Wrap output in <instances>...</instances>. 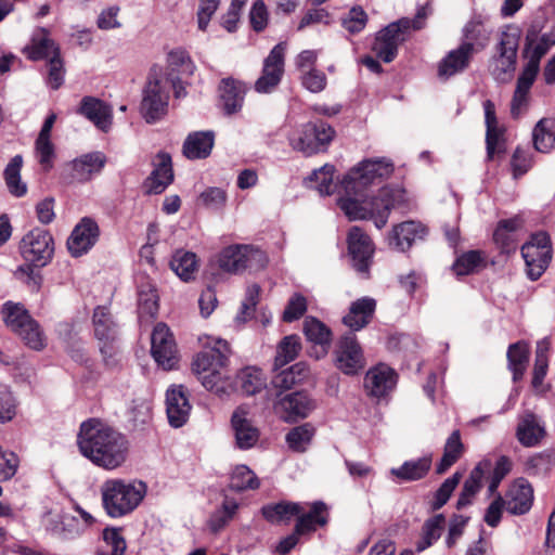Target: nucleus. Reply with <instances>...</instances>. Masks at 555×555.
<instances>
[{
  "label": "nucleus",
  "mask_w": 555,
  "mask_h": 555,
  "mask_svg": "<svg viewBox=\"0 0 555 555\" xmlns=\"http://www.w3.org/2000/svg\"><path fill=\"white\" fill-rule=\"evenodd\" d=\"M77 443L86 459L105 470L121 467L129 455L127 437L96 418L81 423Z\"/></svg>",
  "instance_id": "nucleus-1"
},
{
  "label": "nucleus",
  "mask_w": 555,
  "mask_h": 555,
  "mask_svg": "<svg viewBox=\"0 0 555 555\" xmlns=\"http://www.w3.org/2000/svg\"><path fill=\"white\" fill-rule=\"evenodd\" d=\"M231 349L228 341L215 339L211 346L198 352L193 360L192 370L202 385L218 396L234 390V379L229 369Z\"/></svg>",
  "instance_id": "nucleus-2"
},
{
  "label": "nucleus",
  "mask_w": 555,
  "mask_h": 555,
  "mask_svg": "<svg viewBox=\"0 0 555 555\" xmlns=\"http://www.w3.org/2000/svg\"><path fill=\"white\" fill-rule=\"evenodd\" d=\"M404 197L403 190L384 186L375 196L340 197L338 205L350 220L372 219L376 228L382 229L388 221L390 210L401 206Z\"/></svg>",
  "instance_id": "nucleus-3"
},
{
  "label": "nucleus",
  "mask_w": 555,
  "mask_h": 555,
  "mask_svg": "<svg viewBox=\"0 0 555 555\" xmlns=\"http://www.w3.org/2000/svg\"><path fill=\"white\" fill-rule=\"evenodd\" d=\"M431 12L430 0L420 1L414 18L402 17L376 34L372 51L385 63H390L397 56L399 46L408 40L413 31L425 27V21Z\"/></svg>",
  "instance_id": "nucleus-4"
},
{
  "label": "nucleus",
  "mask_w": 555,
  "mask_h": 555,
  "mask_svg": "<svg viewBox=\"0 0 555 555\" xmlns=\"http://www.w3.org/2000/svg\"><path fill=\"white\" fill-rule=\"evenodd\" d=\"M147 486L141 480L108 479L101 487L105 512L113 518L132 513L143 501Z\"/></svg>",
  "instance_id": "nucleus-5"
},
{
  "label": "nucleus",
  "mask_w": 555,
  "mask_h": 555,
  "mask_svg": "<svg viewBox=\"0 0 555 555\" xmlns=\"http://www.w3.org/2000/svg\"><path fill=\"white\" fill-rule=\"evenodd\" d=\"M393 172V164L386 158L364 159L351 168L340 181L343 197L362 198Z\"/></svg>",
  "instance_id": "nucleus-6"
},
{
  "label": "nucleus",
  "mask_w": 555,
  "mask_h": 555,
  "mask_svg": "<svg viewBox=\"0 0 555 555\" xmlns=\"http://www.w3.org/2000/svg\"><path fill=\"white\" fill-rule=\"evenodd\" d=\"M169 99L168 78L164 76L160 67H152L142 91L140 103L142 118L147 124L162 120L168 113Z\"/></svg>",
  "instance_id": "nucleus-7"
},
{
  "label": "nucleus",
  "mask_w": 555,
  "mask_h": 555,
  "mask_svg": "<svg viewBox=\"0 0 555 555\" xmlns=\"http://www.w3.org/2000/svg\"><path fill=\"white\" fill-rule=\"evenodd\" d=\"M20 251L27 263L18 267L16 274L23 273L29 276L33 274V266L41 268L52 260L54 240L48 230L34 228L21 240Z\"/></svg>",
  "instance_id": "nucleus-8"
},
{
  "label": "nucleus",
  "mask_w": 555,
  "mask_h": 555,
  "mask_svg": "<svg viewBox=\"0 0 555 555\" xmlns=\"http://www.w3.org/2000/svg\"><path fill=\"white\" fill-rule=\"evenodd\" d=\"M519 38L520 29L515 25H507L500 34L496 53L489 65L491 75L499 82L508 81L515 72Z\"/></svg>",
  "instance_id": "nucleus-9"
},
{
  "label": "nucleus",
  "mask_w": 555,
  "mask_h": 555,
  "mask_svg": "<svg viewBox=\"0 0 555 555\" xmlns=\"http://www.w3.org/2000/svg\"><path fill=\"white\" fill-rule=\"evenodd\" d=\"M542 29L543 23L534 21L527 29L525 38L524 57L527 63L522 72L534 77L540 70L541 59L555 44V28L543 34Z\"/></svg>",
  "instance_id": "nucleus-10"
},
{
  "label": "nucleus",
  "mask_w": 555,
  "mask_h": 555,
  "mask_svg": "<svg viewBox=\"0 0 555 555\" xmlns=\"http://www.w3.org/2000/svg\"><path fill=\"white\" fill-rule=\"evenodd\" d=\"M334 134V129L323 121L307 122L289 135V144L293 150L311 156L323 151Z\"/></svg>",
  "instance_id": "nucleus-11"
},
{
  "label": "nucleus",
  "mask_w": 555,
  "mask_h": 555,
  "mask_svg": "<svg viewBox=\"0 0 555 555\" xmlns=\"http://www.w3.org/2000/svg\"><path fill=\"white\" fill-rule=\"evenodd\" d=\"M219 267L229 273H241L246 269L258 270L266 266V254L250 245H231L221 250Z\"/></svg>",
  "instance_id": "nucleus-12"
},
{
  "label": "nucleus",
  "mask_w": 555,
  "mask_h": 555,
  "mask_svg": "<svg viewBox=\"0 0 555 555\" xmlns=\"http://www.w3.org/2000/svg\"><path fill=\"white\" fill-rule=\"evenodd\" d=\"M521 256L526 262L528 278L532 281L538 280L552 259L548 234L543 231L532 234L530 241L522 245Z\"/></svg>",
  "instance_id": "nucleus-13"
},
{
  "label": "nucleus",
  "mask_w": 555,
  "mask_h": 555,
  "mask_svg": "<svg viewBox=\"0 0 555 555\" xmlns=\"http://www.w3.org/2000/svg\"><path fill=\"white\" fill-rule=\"evenodd\" d=\"M286 48L285 42L275 44L263 60L261 75L254 83L257 93L270 94L278 89L285 72Z\"/></svg>",
  "instance_id": "nucleus-14"
},
{
  "label": "nucleus",
  "mask_w": 555,
  "mask_h": 555,
  "mask_svg": "<svg viewBox=\"0 0 555 555\" xmlns=\"http://www.w3.org/2000/svg\"><path fill=\"white\" fill-rule=\"evenodd\" d=\"M347 242L353 268L366 278L374 253V246L370 236L361 228L352 227L348 232Z\"/></svg>",
  "instance_id": "nucleus-15"
},
{
  "label": "nucleus",
  "mask_w": 555,
  "mask_h": 555,
  "mask_svg": "<svg viewBox=\"0 0 555 555\" xmlns=\"http://www.w3.org/2000/svg\"><path fill=\"white\" fill-rule=\"evenodd\" d=\"M335 363L346 375H354L364 367L362 349L352 333L339 339L335 350Z\"/></svg>",
  "instance_id": "nucleus-16"
},
{
  "label": "nucleus",
  "mask_w": 555,
  "mask_h": 555,
  "mask_svg": "<svg viewBox=\"0 0 555 555\" xmlns=\"http://www.w3.org/2000/svg\"><path fill=\"white\" fill-rule=\"evenodd\" d=\"M151 352L154 360L164 370H171L178 362L176 343L168 326L158 323L151 337Z\"/></svg>",
  "instance_id": "nucleus-17"
},
{
  "label": "nucleus",
  "mask_w": 555,
  "mask_h": 555,
  "mask_svg": "<svg viewBox=\"0 0 555 555\" xmlns=\"http://www.w3.org/2000/svg\"><path fill=\"white\" fill-rule=\"evenodd\" d=\"M42 525L50 534L62 540L74 539L83 531L81 521L62 508H54L46 513L42 517Z\"/></svg>",
  "instance_id": "nucleus-18"
},
{
  "label": "nucleus",
  "mask_w": 555,
  "mask_h": 555,
  "mask_svg": "<svg viewBox=\"0 0 555 555\" xmlns=\"http://www.w3.org/2000/svg\"><path fill=\"white\" fill-rule=\"evenodd\" d=\"M314 409V400L301 391L287 393L274 404L275 413L286 423L306 418Z\"/></svg>",
  "instance_id": "nucleus-19"
},
{
  "label": "nucleus",
  "mask_w": 555,
  "mask_h": 555,
  "mask_svg": "<svg viewBox=\"0 0 555 555\" xmlns=\"http://www.w3.org/2000/svg\"><path fill=\"white\" fill-rule=\"evenodd\" d=\"M100 230L98 223L85 217L74 228L67 240V248L73 257H80L88 253L99 238Z\"/></svg>",
  "instance_id": "nucleus-20"
},
{
  "label": "nucleus",
  "mask_w": 555,
  "mask_h": 555,
  "mask_svg": "<svg viewBox=\"0 0 555 555\" xmlns=\"http://www.w3.org/2000/svg\"><path fill=\"white\" fill-rule=\"evenodd\" d=\"M192 410L188 392L182 385H173L166 391V413L169 424L179 428L183 426Z\"/></svg>",
  "instance_id": "nucleus-21"
},
{
  "label": "nucleus",
  "mask_w": 555,
  "mask_h": 555,
  "mask_svg": "<svg viewBox=\"0 0 555 555\" xmlns=\"http://www.w3.org/2000/svg\"><path fill=\"white\" fill-rule=\"evenodd\" d=\"M92 323L94 335L100 341V350L106 358L108 353L111 354L112 344L117 337V324L106 306H99L94 309Z\"/></svg>",
  "instance_id": "nucleus-22"
},
{
  "label": "nucleus",
  "mask_w": 555,
  "mask_h": 555,
  "mask_svg": "<svg viewBox=\"0 0 555 555\" xmlns=\"http://www.w3.org/2000/svg\"><path fill=\"white\" fill-rule=\"evenodd\" d=\"M397 385V373L386 364H378L370 369L364 377V387L367 393L375 398H384Z\"/></svg>",
  "instance_id": "nucleus-23"
},
{
  "label": "nucleus",
  "mask_w": 555,
  "mask_h": 555,
  "mask_svg": "<svg viewBox=\"0 0 555 555\" xmlns=\"http://www.w3.org/2000/svg\"><path fill=\"white\" fill-rule=\"evenodd\" d=\"M505 509L512 515L527 514L533 503V489L524 478L515 480L503 496Z\"/></svg>",
  "instance_id": "nucleus-24"
},
{
  "label": "nucleus",
  "mask_w": 555,
  "mask_h": 555,
  "mask_svg": "<svg viewBox=\"0 0 555 555\" xmlns=\"http://www.w3.org/2000/svg\"><path fill=\"white\" fill-rule=\"evenodd\" d=\"M472 43H461L456 49L451 50L438 64V77L447 80L463 73L470 64L473 57Z\"/></svg>",
  "instance_id": "nucleus-25"
},
{
  "label": "nucleus",
  "mask_w": 555,
  "mask_h": 555,
  "mask_svg": "<svg viewBox=\"0 0 555 555\" xmlns=\"http://www.w3.org/2000/svg\"><path fill=\"white\" fill-rule=\"evenodd\" d=\"M328 521V507L322 501H315L310 504H304V511L297 514L296 531L297 533L309 534L317 531L319 527H324Z\"/></svg>",
  "instance_id": "nucleus-26"
},
{
  "label": "nucleus",
  "mask_w": 555,
  "mask_h": 555,
  "mask_svg": "<svg viewBox=\"0 0 555 555\" xmlns=\"http://www.w3.org/2000/svg\"><path fill=\"white\" fill-rule=\"evenodd\" d=\"M427 234V229L416 221H404L392 228L389 235V245L400 251H405Z\"/></svg>",
  "instance_id": "nucleus-27"
},
{
  "label": "nucleus",
  "mask_w": 555,
  "mask_h": 555,
  "mask_svg": "<svg viewBox=\"0 0 555 555\" xmlns=\"http://www.w3.org/2000/svg\"><path fill=\"white\" fill-rule=\"evenodd\" d=\"M79 113L94 124L100 130L107 132L113 120L112 107L100 99L85 96Z\"/></svg>",
  "instance_id": "nucleus-28"
},
{
  "label": "nucleus",
  "mask_w": 555,
  "mask_h": 555,
  "mask_svg": "<svg viewBox=\"0 0 555 555\" xmlns=\"http://www.w3.org/2000/svg\"><path fill=\"white\" fill-rule=\"evenodd\" d=\"M492 468V462L489 459L481 460L470 472L468 478L464 481L462 491L456 502L459 509L470 505L475 495L482 487V480Z\"/></svg>",
  "instance_id": "nucleus-29"
},
{
  "label": "nucleus",
  "mask_w": 555,
  "mask_h": 555,
  "mask_svg": "<svg viewBox=\"0 0 555 555\" xmlns=\"http://www.w3.org/2000/svg\"><path fill=\"white\" fill-rule=\"evenodd\" d=\"M23 53L31 61L50 60L60 55V49L46 28H38L33 33L30 42L24 47Z\"/></svg>",
  "instance_id": "nucleus-30"
},
{
  "label": "nucleus",
  "mask_w": 555,
  "mask_h": 555,
  "mask_svg": "<svg viewBox=\"0 0 555 555\" xmlns=\"http://www.w3.org/2000/svg\"><path fill=\"white\" fill-rule=\"evenodd\" d=\"M376 310V300L365 296L351 302L348 313L343 318L346 326L352 331L365 327L373 319Z\"/></svg>",
  "instance_id": "nucleus-31"
},
{
  "label": "nucleus",
  "mask_w": 555,
  "mask_h": 555,
  "mask_svg": "<svg viewBox=\"0 0 555 555\" xmlns=\"http://www.w3.org/2000/svg\"><path fill=\"white\" fill-rule=\"evenodd\" d=\"M173 180L171 157L166 153L156 156L155 168L146 179L145 186L149 193L160 194Z\"/></svg>",
  "instance_id": "nucleus-32"
},
{
  "label": "nucleus",
  "mask_w": 555,
  "mask_h": 555,
  "mask_svg": "<svg viewBox=\"0 0 555 555\" xmlns=\"http://www.w3.org/2000/svg\"><path fill=\"white\" fill-rule=\"evenodd\" d=\"M232 427L235 435L236 446L242 449H250L259 439L258 429L247 418V412L243 409L234 411L231 418Z\"/></svg>",
  "instance_id": "nucleus-33"
},
{
  "label": "nucleus",
  "mask_w": 555,
  "mask_h": 555,
  "mask_svg": "<svg viewBox=\"0 0 555 555\" xmlns=\"http://www.w3.org/2000/svg\"><path fill=\"white\" fill-rule=\"evenodd\" d=\"M545 435L544 426L540 424L533 413L527 412L520 417L516 428V438L522 447L532 448L538 446Z\"/></svg>",
  "instance_id": "nucleus-34"
},
{
  "label": "nucleus",
  "mask_w": 555,
  "mask_h": 555,
  "mask_svg": "<svg viewBox=\"0 0 555 555\" xmlns=\"http://www.w3.org/2000/svg\"><path fill=\"white\" fill-rule=\"evenodd\" d=\"M483 108L487 126V156L489 159H493L495 153H501L503 151V129L498 124L494 105L490 100H487L483 103Z\"/></svg>",
  "instance_id": "nucleus-35"
},
{
  "label": "nucleus",
  "mask_w": 555,
  "mask_h": 555,
  "mask_svg": "<svg viewBox=\"0 0 555 555\" xmlns=\"http://www.w3.org/2000/svg\"><path fill=\"white\" fill-rule=\"evenodd\" d=\"M215 142L212 131L190 133L183 143V155L189 159H203L210 155Z\"/></svg>",
  "instance_id": "nucleus-36"
},
{
  "label": "nucleus",
  "mask_w": 555,
  "mask_h": 555,
  "mask_svg": "<svg viewBox=\"0 0 555 555\" xmlns=\"http://www.w3.org/2000/svg\"><path fill=\"white\" fill-rule=\"evenodd\" d=\"M247 87L242 81L232 78L222 79L219 92L227 114L236 113L242 108Z\"/></svg>",
  "instance_id": "nucleus-37"
},
{
  "label": "nucleus",
  "mask_w": 555,
  "mask_h": 555,
  "mask_svg": "<svg viewBox=\"0 0 555 555\" xmlns=\"http://www.w3.org/2000/svg\"><path fill=\"white\" fill-rule=\"evenodd\" d=\"M2 317L5 325L14 333H17L25 326H28L30 331L36 332L37 330V321L20 304L5 302L2 308Z\"/></svg>",
  "instance_id": "nucleus-38"
},
{
  "label": "nucleus",
  "mask_w": 555,
  "mask_h": 555,
  "mask_svg": "<svg viewBox=\"0 0 555 555\" xmlns=\"http://www.w3.org/2000/svg\"><path fill=\"white\" fill-rule=\"evenodd\" d=\"M302 511L304 504L287 501L267 504L261 508L262 516L271 524H288Z\"/></svg>",
  "instance_id": "nucleus-39"
},
{
  "label": "nucleus",
  "mask_w": 555,
  "mask_h": 555,
  "mask_svg": "<svg viewBox=\"0 0 555 555\" xmlns=\"http://www.w3.org/2000/svg\"><path fill=\"white\" fill-rule=\"evenodd\" d=\"M507 366L513 374V380L518 382L524 377L530 357L528 343L519 340L509 345L507 349Z\"/></svg>",
  "instance_id": "nucleus-40"
},
{
  "label": "nucleus",
  "mask_w": 555,
  "mask_h": 555,
  "mask_svg": "<svg viewBox=\"0 0 555 555\" xmlns=\"http://www.w3.org/2000/svg\"><path fill=\"white\" fill-rule=\"evenodd\" d=\"M431 466V456L426 455L416 460L404 462L398 468H391L390 473L402 481H415L424 478Z\"/></svg>",
  "instance_id": "nucleus-41"
},
{
  "label": "nucleus",
  "mask_w": 555,
  "mask_h": 555,
  "mask_svg": "<svg viewBox=\"0 0 555 555\" xmlns=\"http://www.w3.org/2000/svg\"><path fill=\"white\" fill-rule=\"evenodd\" d=\"M465 447L461 440L460 430H454L447 439L443 455L436 466V473H446L463 455Z\"/></svg>",
  "instance_id": "nucleus-42"
},
{
  "label": "nucleus",
  "mask_w": 555,
  "mask_h": 555,
  "mask_svg": "<svg viewBox=\"0 0 555 555\" xmlns=\"http://www.w3.org/2000/svg\"><path fill=\"white\" fill-rule=\"evenodd\" d=\"M335 168L332 165H324L305 179L308 188L315 189L320 195H331L335 192L337 185L334 183Z\"/></svg>",
  "instance_id": "nucleus-43"
},
{
  "label": "nucleus",
  "mask_w": 555,
  "mask_h": 555,
  "mask_svg": "<svg viewBox=\"0 0 555 555\" xmlns=\"http://www.w3.org/2000/svg\"><path fill=\"white\" fill-rule=\"evenodd\" d=\"M521 222L518 218L501 220L493 233V240L502 251L509 253L516 249L515 233L520 228Z\"/></svg>",
  "instance_id": "nucleus-44"
},
{
  "label": "nucleus",
  "mask_w": 555,
  "mask_h": 555,
  "mask_svg": "<svg viewBox=\"0 0 555 555\" xmlns=\"http://www.w3.org/2000/svg\"><path fill=\"white\" fill-rule=\"evenodd\" d=\"M138 312L141 321H151L158 312V295L153 285H141L138 291Z\"/></svg>",
  "instance_id": "nucleus-45"
},
{
  "label": "nucleus",
  "mask_w": 555,
  "mask_h": 555,
  "mask_svg": "<svg viewBox=\"0 0 555 555\" xmlns=\"http://www.w3.org/2000/svg\"><path fill=\"white\" fill-rule=\"evenodd\" d=\"M533 145L538 152L548 153L555 147V120L542 118L535 125L533 132Z\"/></svg>",
  "instance_id": "nucleus-46"
},
{
  "label": "nucleus",
  "mask_w": 555,
  "mask_h": 555,
  "mask_svg": "<svg viewBox=\"0 0 555 555\" xmlns=\"http://www.w3.org/2000/svg\"><path fill=\"white\" fill-rule=\"evenodd\" d=\"M304 333L307 339L322 348V354L328 350L332 340L331 330L320 320L307 317L304 322Z\"/></svg>",
  "instance_id": "nucleus-47"
},
{
  "label": "nucleus",
  "mask_w": 555,
  "mask_h": 555,
  "mask_svg": "<svg viewBox=\"0 0 555 555\" xmlns=\"http://www.w3.org/2000/svg\"><path fill=\"white\" fill-rule=\"evenodd\" d=\"M106 163V157L101 152H93L75 159L73 169L80 180L89 179L93 173H99Z\"/></svg>",
  "instance_id": "nucleus-48"
},
{
  "label": "nucleus",
  "mask_w": 555,
  "mask_h": 555,
  "mask_svg": "<svg viewBox=\"0 0 555 555\" xmlns=\"http://www.w3.org/2000/svg\"><path fill=\"white\" fill-rule=\"evenodd\" d=\"M535 78L524 72L519 75L511 102V114L514 118H518L527 109L529 91Z\"/></svg>",
  "instance_id": "nucleus-49"
},
{
  "label": "nucleus",
  "mask_w": 555,
  "mask_h": 555,
  "mask_svg": "<svg viewBox=\"0 0 555 555\" xmlns=\"http://www.w3.org/2000/svg\"><path fill=\"white\" fill-rule=\"evenodd\" d=\"M238 502L224 495L221 505L210 515L208 526L211 531L219 532L225 528L238 511Z\"/></svg>",
  "instance_id": "nucleus-50"
},
{
  "label": "nucleus",
  "mask_w": 555,
  "mask_h": 555,
  "mask_svg": "<svg viewBox=\"0 0 555 555\" xmlns=\"http://www.w3.org/2000/svg\"><path fill=\"white\" fill-rule=\"evenodd\" d=\"M23 167L22 155H15L7 165L3 176L9 192L16 196L22 197L27 192V185L21 180V170Z\"/></svg>",
  "instance_id": "nucleus-51"
},
{
  "label": "nucleus",
  "mask_w": 555,
  "mask_h": 555,
  "mask_svg": "<svg viewBox=\"0 0 555 555\" xmlns=\"http://www.w3.org/2000/svg\"><path fill=\"white\" fill-rule=\"evenodd\" d=\"M170 267L181 280L185 282L193 280L198 269L196 255L191 251L178 250L172 256Z\"/></svg>",
  "instance_id": "nucleus-52"
},
{
  "label": "nucleus",
  "mask_w": 555,
  "mask_h": 555,
  "mask_svg": "<svg viewBox=\"0 0 555 555\" xmlns=\"http://www.w3.org/2000/svg\"><path fill=\"white\" fill-rule=\"evenodd\" d=\"M315 428L310 423L296 426L285 437L287 446L294 452H305L310 446Z\"/></svg>",
  "instance_id": "nucleus-53"
},
{
  "label": "nucleus",
  "mask_w": 555,
  "mask_h": 555,
  "mask_svg": "<svg viewBox=\"0 0 555 555\" xmlns=\"http://www.w3.org/2000/svg\"><path fill=\"white\" fill-rule=\"evenodd\" d=\"M308 366L304 362H298L278 373L273 378V384L276 388L291 389L301 383L308 376Z\"/></svg>",
  "instance_id": "nucleus-54"
},
{
  "label": "nucleus",
  "mask_w": 555,
  "mask_h": 555,
  "mask_svg": "<svg viewBox=\"0 0 555 555\" xmlns=\"http://www.w3.org/2000/svg\"><path fill=\"white\" fill-rule=\"evenodd\" d=\"M259 479L246 465H236L231 473L229 488L234 491L255 490L259 488Z\"/></svg>",
  "instance_id": "nucleus-55"
},
{
  "label": "nucleus",
  "mask_w": 555,
  "mask_h": 555,
  "mask_svg": "<svg viewBox=\"0 0 555 555\" xmlns=\"http://www.w3.org/2000/svg\"><path fill=\"white\" fill-rule=\"evenodd\" d=\"M242 391L251 396L266 387V378L261 370L257 367H245L237 375Z\"/></svg>",
  "instance_id": "nucleus-56"
},
{
  "label": "nucleus",
  "mask_w": 555,
  "mask_h": 555,
  "mask_svg": "<svg viewBox=\"0 0 555 555\" xmlns=\"http://www.w3.org/2000/svg\"><path fill=\"white\" fill-rule=\"evenodd\" d=\"M301 349L300 338L297 335L285 336L278 346L274 360L275 369L282 367L295 360Z\"/></svg>",
  "instance_id": "nucleus-57"
},
{
  "label": "nucleus",
  "mask_w": 555,
  "mask_h": 555,
  "mask_svg": "<svg viewBox=\"0 0 555 555\" xmlns=\"http://www.w3.org/2000/svg\"><path fill=\"white\" fill-rule=\"evenodd\" d=\"M555 466V451L544 450L530 456L526 462V470L530 475H546Z\"/></svg>",
  "instance_id": "nucleus-58"
},
{
  "label": "nucleus",
  "mask_w": 555,
  "mask_h": 555,
  "mask_svg": "<svg viewBox=\"0 0 555 555\" xmlns=\"http://www.w3.org/2000/svg\"><path fill=\"white\" fill-rule=\"evenodd\" d=\"M548 343L544 339L537 344L532 387L539 390L542 386L543 379L547 372L548 360H547Z\"/></svg>",
  "instance_id": "nucleus-59"
},
{
  "label": "nucleus",
  "mask_w": 555,
  "mask_h": 555,
  "mask_svg": "<svg viewBox=\"0 0 555 555\" xmlns=\"http://www.w3.org/2000/svg\"><path fill=\"white\" fill-rule=\"evenodd\" d=\"M483 261L485 257L480 251L470 250L461 255L453 263L452 269L456 275H467L482 267Z\"/></svg>",
  "instance_id": "nucleus-60"
},
{
  "label": "nucleus",
  "mask_w": 555,
  "mask_h": 555,
  "mask_svg": "<svg viewBox=\"0 0 555 555\" xmlns=\"http://www.w3.org/2000/svg\"><path fill=\"white\" fill-rule=\"evenodd\" d=\"M18 401L10 387L0 384V424L14 420L17 414Z\"/></svg>",
  "instance_id": "nucleus-61"
},
{
  "label": "nucleus",
  "mask_w": 555,
  "mask_h": 555,
  "mask_svg": "<svg viewBox=\"0 0 555 555\" xmlns=\"http://www.w3.org/2000/svg\"><path fill=\"white\" fill-rule=\"evenodd\" d=\"M168 66L172 75H192L195 65L193 64L189 53L182 49L172 50L168 53L167 57Z\"/></svg>",
  "instance_id": "nucleus-62"
},
{
  "label": "nucleus",
  "mask_w": 555,
  "mask_h": 555,
  "mask_svg": "<svg viewBox=\"0 0 555 555\" xmlns=\"http://www.w3.org/2000/svg\"><path fill=\"white\" fill-rule=\"evenodd\" d=\"M260 287L253 284L246 289V297L242 302L241 309L235 318L236 322L245 323L254 317L258 304Z\"/></svg>",
  "instance_id": "nucleus-63"
},
{
  "label": "nucleus",
  "mask_w": 555,
  "mask_h": 555,
  "mask_svg": "<svg viewBox=\"0 0 555 555\" xmlns=\"http://www.w3.org/2000/svg\"><path fill=\"white\" fill-rule=\"evenodd\" d=\"M103 539L109 548L108 552H99L98 555H124L127 548L121 531L116 528H107L103 531Z\"/></svg>",
  "instance_id": "nucleus-64"
}]
</instances>
